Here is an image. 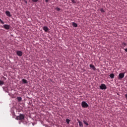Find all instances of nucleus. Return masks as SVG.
<instances>
[{"instance_id":"nucleus-1","label":"nucleus","mask_w":127,"mask_h":127,"mask_svg":"<svg viewBox=\"0 0 127 127\" xmlns=\"http://www.w3.org/2000/svg\"><path fill=\"white\" fill-rule=\"evenodd\" d=\"M16 120L19 121H22L23 120H24V115H23V114H20L19 116L16 117Z\"/></svg>"},{"instance_id":"nucleus-2","label":"nucleus","mask_w":127,"mask_h":127,"mask_svg":"<svg viewBox=\"0 0 127 127\" xmlns=\"http://www.w3.org/2000/svg\"><path fill=\"white\" fill-rule=\"evenodd\" d=\"M81 107L82 108H88L89 107V105H88L87 103H86L85 101H82L81 103Z\"/></svg>"},{"instance_id":"nucleus-3","label":"nucleus","mask_w":127,"mask_h":127,"mask_svg":"<svg viewBox=\"0 0 127 127\" xmlns=\"http://www.w3.org/2000/svg\"><path fill=\"white\" fill-rule=\"evenodd\" d=\"M100 89L101 90H106L107 89V86L105 84H101V85L99 86Z\"/></svg>"},{"instance_id":"nucleus-4","label":"nucleus","mask_w":127,"mask_h":127,"mask_svg":"<svg viewBox=\"0 0 127 127\" xmlns=\"http://www.w3.org/2000/svg\"><path fill=\"white\" fill-rule=\"evenodd\" d=\"M125 77V73H121L119 74L118 79L119 80H121V79H123Z\"/></svg>"},{"instance_id":"nucleus-5","label":"nucleus","mask_w":127,"mask_h":127,"mask_svg":"<svg viewBox=\"0 0 127 127\" xmlns=\"http://www.w3.org/2000/svg\"><path fill=\"white\" fill-rule=\"evenodd\" d=\"M3 27L5 29H6L7 30H8V29H9V28H10V26L9 25H8V24H4L3 26Z\"/></svg>"},{"instance_id":"nucleus-6","label":"nucleus","mask_w":127,"mask_h":127,"mask_svg":"<svg viewBox=\"0 0 127 127\" xmlns=\"http://www.w3.org/2000/svg\"><path fill=\"white\" fill-rule=\"evenodd\" d=\"M16 53L18 56L21 57L22 56L23 53L20 51H16Z\"/></svg>"},{"instance_id":"nucleus-7","label":"nucleus","mask_w":127,"mask_h":127,"mask_svg":"<svg viewBox=\"0 0 127 127\" xmlns=\"http://www.w3.org/2000/svg\"><path fill=\"white\" fill-rule=\"evenodd\" d=\"M90 68H92V70H93L94 71H96V70H97L96 67H95V65H94L93 64H90Z\"/></svg>"},{"instance_id":"nucleus-8","label":"nucleus","mask_w":127,"mask_h":127,"mask_svg":"<svg viewBox=\"0 0 127 127\" xmlns=\"http://www.w3.org/2000/svg\"><path fill=\"white\" fill-rule=\"evenodd\" d=\"M43 30L45 31V32H48V30H49V28L47 27V26H44L43 27Z\"/></svg>"},{"instance_id":"nucleus-9","label":"nucleus","mask_w":127,"mask_h":127,"mask_svg":"<svg viewBox=\"0 0 127 127\" xmlns=\"http://www.w3.org/2000/svg\"><path fill=\"white\" fill-rule=\"evenodd\" d=\"M77 121H78V123H79V126L80 127H83V123L81 121H80V120L79 119H77Z\"/></svg>"},{"instance_id":"nucleus-10","label":"nucleus","mask_w":127,"mask_h":127,"mask_svg":"<svg viewBox=\"0 0 127 127\" xmlns=\"http://www.w3.org/2000/svg\"><path fill=\"white\" fill-rule=\"evenodd\" d=\"M5 14L7 15V16H8L9 17H11V15L10 14V12L8 11H6L5 12Z\"/></svg>"},{"instance_id":"nucleus-11","label":"nucleus","mask_w":127,"mask_h":127,"mask_svg":"<svg viewBox=\"0 0 127 127\" xmlns=\"http://www.w3.org/2000/svg\"><path fill=\"white\" fill-rule=\"evenodd\" d=\"M22 81L23 84H27V80L26 79H22Z\"/></svg>"},{"instance_id":"nucleus-12","label":"nucleus","mask_w":127,"mask_h":127,"mask_svg":"<svg viewBox=\"0 0 127 127\" xmlns=\"http://www.w3.org/2000/svg\"><path fill=\"white\" fill-rule=\"evenodd\" d=\"M110 77L111 79H114V78H115V74H114V73H111L110 74Z\"/></svg>"},{"instance_id":"nucleus-13","label":"nucleus","mask_w":127,"mask_h":127,"mask_svg":"<svg viewBox=\"0 0 127 127\" xmlns=\"http://www.w3.org/2000/svg\"><path fill=\"white\" fill-rule=\"evenodd\" d=\"M72 26H73V27H77L78 26V25L77 24V23H76L75 22H73Z\"/></svg>"},{"instance_id":"nucleus-14","label":"nucleus","mask_w":127,"mask_h":127,"mask_svg":"<svg viewBox=\"0 0 127 127\" xmlns=\"http://www.w3.org/2000/svg\"><path fill=\"white\" fill-rule=\"evenodd\" d=\"M17 99L18 102H21V100H22V98H21V97H17Z\"/></svg>"},{"instance_id":"nucleus-15","label":"nucleus","mask_w":127,"mask_h":127,"mask_svg":"<svg viewBox=\"0 0 127 127\" xmlns=\"http://www.w3.org/2000/svg\"><path fill=\"white\" fill-rule=\"evenodd\" d=\"M4 84V82L3 81L0 80V86L3 85Z\"/></svg>"},{"instance_id":"nucleus-16","label":"nucleus","mask_w":127,"mask_h":127,"mask_svg":"<svg viewBox=\"0 0 127 127\" xmlns=\"http://www.w3.org/2000/svg\"><path fill=\"white\" fill-rule=\"evenodd\" d=\"M83 123L84 124V125H86V126H89V124L87 123V122H86V121L85 120L83 121Z\"/></svg>"},{"instance_id":"nucleus-17","label":"nucleus","mask_w":127,"mask_h":127,"mask_svg":"<svg viewBox=\"0 0 127 127\" xmlns=\"http://www.w3.org/2000/svg\"><path fill=\"white\" fill-rule=\"evenodd\" d=\"M65 122H66L67 124H69L70 123V120L67 119H66Z\"/></svg>"},{"instance_id":"nucleus-18","label":"nucleus","mask_w":127,"mask_h":127,"mask_svg":"<svg viewBox=\"0 0 127 127\" xmlns=\"http://www.w3.org/2000/svg\"><path fill=\"white\" fill-rule=\"evenodd\" d=\"M55 9H56V10H57L58 11H60V10H61V9H60V8H59V7H56V8H55Z\"/></svg>"},{"instance_id":"nucleus-19","label":"nucleus","mask_w":127,"mask_h":127,"mask_svg":"<svg viewBox=\"0 0 127 127\" xmlns=\"http://www.w3.org/2000/svg\"><path fill=\"white\" fill-rule=\"evenodd\" d=\"M0 22L1 23V24H4V22L1 20V18H0Z\"/></svg>"},{"instance_id":"nucleus-20","label":"nucleus","mask_w":127,"mask_h":127,"mask_svg":"<svg viewBox=\"0 0 127 127\" xmlns=\"http://www.w3.org/2000/svg\"><path fill=\"white\" fill-rule=\"evenodd\" d=\"M71 2L72 3H76L77 2V1L76 0H71Z\"/></svg>"},{"instance_id":"nucleus-21","label":"nucleus","mask_w":127,"mask_h":127,"mask_svg":"<svg viewBox=\"0 0 127 127\" xmlns=\"http://www.w3.org/2000/svg\"><path fill=\"white\" fill-rule=\"evenodd\" d=\"M32 1H33V2H37L38 0H32Z\"/></svg>"},{"instance_id":"nucleus-22","label":"nucleus","mask_w":127,"mask_h":127,"mask_svg":"<svg viewBox=\"0 0 127 127\" xmlns=\"http://www.w3.org/2000/svg\"><path fill=\"white\" fill-rule=\"evenodd\" d=\"M122 45H124V46H127V43H125V42H123L122 43Z\"/></svg>"},{"instance_id":"nucleus-23","label":"nucleus","mask_w":127,"mask_h":127,"mask_svg":"<svg viewBox=\"0 0 127 127\" xmlns=\"http://www.w3.org/2000/svg\"><path fill=\"white\" fill-rule=\"evenodd\" d=\"M100 11H101L102 12H105V10H104V9L103 8L100 9Z\"/></svg>"},{"instance_id":"nucleus-24","label":"nucleus","mask_w":127,"mask_h":127,"mask_svg":"<svg viewBox=\"0 0 127 127\" xmlns=\"http://www.w3.org/2000/svg\"><path fill=\"white\" fill-rule=\"evenodd\" d=\"M50 0H45L46 2H48V1H49Z\"/></svg>"},{"instance_id":"nucleus-25","label":"nucleus","mask_w":127,"mask_h":127,"mask_svg":"<svg viewBox=\"0 0 127 127\" xmlns=\"http://www.w3.org/2000/svg\"><path fill=\"white\" fill-rule=\"evenodd\" d=\"M24 2L26 3H27V1H26V0H24Z\"/></svg>"},{"instance_id":"nucleus-26","label":"nucleus","mask_w":127,"mask_h":127,"mask_svg":"<svg viewBox=\"0 0 127 127\" xmlns=\"http://www.w3.org/2000/svg\"><path fill=\"white\" fill-rule=\"evenodd\" d=\"M125 97H126V99H127V94H126V95H125Z\"/></svg>"}]
</instances>
